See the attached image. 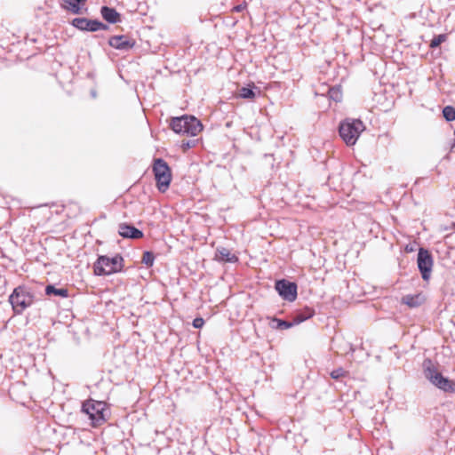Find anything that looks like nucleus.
<instances>
[{"label": "nucleus", "mask_w": 455, "mask_h": 455, "mask_svg": "<svg viewBox=\"0 0 455 455\" xmlns=\"http://www.w3.org/2000/svg\"><path fill=\"white\" fill-rule=\"evenodd\" d=\"M364 130L365 125L360 119L346 118L339 124V136L349 147L356 143Z\"/></svg>", "instance_id": "f257e3e1"}, {"label": "nucleus", "mask_w": 455, "mask_h": 455, "mask_svg": "<svg viewBox=\"0 0 455 455\" xmlns=\"http://www.w3.org/2000/svg\"><path fill=\"white\" fill-rule=\"evenodd\" d=\"M35 296L31 289L26 285L16 287L9 296L14 314L21 315L34 302Z\"/></svg>", "instance_id": "f03ea898"}, {"label": "nucleus", "mask_w": 455, "mask_h": 455, "mask_svg": "<svg viewBox=\"0 0 455 455\" xmlns=\"http://www.w3.org/2000/svg\"><path fill=\"white\" fill-rule=\"evenodd\" d=\"M170 125L175 133L191 137L196 136L203 130V125L197 118L187 115L173 117Z\"/></svg>", "instance_id": "7ed1b4c3"}, {"label": "nucleus", "mask_w": 455, "mask_h": 455, "mask_svg": "<svg viewBox=\"0 0 455 455\" xmlns=\"http://www.w3.org/2000/svg\"><path fill=\"white\" fill-rule=\"evenodd\" d=\"M124 259L116 254L114 257L100 256L93 265V271L96 275H109L120 272L123 269Z\"/></svg>", "instance_id": "20e7f679"}, {"label": "nucleus", "mask_w": 455, "mask_h": 455, "mask_svg": "<svg viewBox=\"0 0 455 455\" xmlns=\"http://www.w3.org/2000/svg\"><path fill=\"white\" fill-rule=\"evenodd\" d=\"M424 375L432 385L437 388L449 393H455V383L448 378L443 376L438 370L432 364L431 361L424 363Z\"/></svg>", "instance_id": "39448f33"}, {"label": "nucleus", "mask_w": 455, "mask_h": 455, "mask_svg": "<svg viewBox=\"0 0 455 455\" xmlns=\"http://www.w3.org/2000/svg\"><path fill=\"white\" fill-rule=\"evenodd\" d=\"M107 403L102 401L89 399L82 404V411L88 415L93 427L104 423L106 419Z\"/></svg>", "instance_id": "423d86ee"}, {"label": "nucleus", "mask_w": 455, "mask_h": 455, "mask_svg": "<svg viewBox=\"0 0 455 455\" xmlns=\"http://www.w3.org/2000/svg\"><path fill=\"white\" fill-rule=\"evenodd\" d=\"M153 172L156 187L160 192H165L172 181V172L168 164L162 158H156L153 164Z\"/></svg>", "instance_id": "0eeeda50"}, {"label": "nucleus", "mask_w": 455, "mask_h": 455, "mask_svg": "<svg viewBox=\"0 0 455 455\" xmlns=\"http://www.w3.org/2000/svg\"><path fill=\"white\" fill-rule=\"evenodd\" d=\"M433 257L430 251L420 247L418 251L417 264L424 281H428L431 276L433 267Z\"/></svg>", "instance_id": "6e6552de"}, {"label": "nucleus", "mask_w": 455, "mask_h": 455, "mask_svg": "<svg viewBox=\"0 0 455 455\" xmlns=\"http://www.w3.org/2000/svg\"><path fill=\"white\" fill-rule=\"evenodd\" d=\"M275 288L283 299L289 302L296 300L298 296V286L296 283L281 279L275 282Z\"/></svg>", "instance_id": "1a4fd4ad"}, {"label": "nucleus", "mask_w": 455, "mask_h": 455, "mask_svg": "<svg viewBox=\"0 0 455 455\" xmlns=\"http://www.w3.org/2000/svg\"><path fill=\"white\" fill-rule=\"evenodd\" d=\"M71 25L82 31L96 32L99 30H107L108 26L98 20H90L87 18H75Z\"/></svg>", "instance_id": "9d476101"}, {"label": "nucleus", "mask_w": 455, "mask_h": 455, "mask_svg": "<svg viewBox=\"0 0 455 455\" xmlns=\"http://www.w3.org/2000/svg\"><path fill=\"white\" fill-rule=\"evenodd\" d=\"M108 44L117 50L128 51L135 45V40L124 35L114 36L109 38Z\"/></svg>", "instance_id": "9b49d317"}, {"label": "nucleus", "mask_w": 455, "mask_h": 455, "mask_svg": "<svg viewBox=\"0 0 455 455\" xmlns=\"http://www.w3.org/2000/svg\"><path fill=\"white\" fill-rule=\"evenodd\" d=\"M118 234L123 238H128V239H140L142 238L144 234L141 230L135 228L134 226L127 223H121L118 226Z\"/></svg>", "instance_id": "f8f14e48"}, {"label": "nucleus", "mask_w": 455, "mask_h": 455, "mask_svg": "<svg viewBox=\"0 0 455 455\" xmlns=\"http://www.w3.org/2000/svg\"><path fill=\"white\" fill-rule=\"evenodd\" d=\"M87 0H61V7L73 14H82Z\"/></svg>", "instance_id": "ddd939ff"}, {"label": "nucleus", "mask_w": 455, "mask_h": 455, "mask_svg": "<svg viewBox=\"0 0 455 455\" xmlns=\"http://www.w3.org/2000/svg\"><path fill=\"white\" fill-rule=\"evenodd\" d=\"M100 14L102 18L110 24H116L120 22L121 16L120 13L116 12L115 8L108 6H102L100 8Z\"/></svg>", "instance_id": "4468645a"}, {"label": "nucleus", "mask_w": 455, "mask_h": 455, "mask_svg": "<svg viewBox=\"0 0 455 455\" xmlns=\"http://www.w3.org/2000/svg\"><path fill=\"white\" fill-rule=\"evenodd\" d=\"M216 258L220 261L229 263H235L238 261V257L231 253V251L225 247H220L217 249Z\"/></svg>", "instance_id": "2eb2a0df"}, {"label": "nucleus", "mask_w": 455, "mask_h": 455, "mask_svg": "<svg viewBox=\"0 0 455 455\" xmlns=\"http://www.w3.org/2000/svg\"><path fill=\"white\" fill-rule=\"evenodd\" d=\"M424 297L420 294H408L402 298V302L408 307L414 308L419 307L424 302Z\"/></svg>", "instance_id": "dca6fc26"}, {"label": "nucleus", "mask_w": 455, "mask_h": 455, "mask_svg": "<svg viewBox=\"0 0 455 455\" xmlns=\"http://www.w3.org/2000/svg\"><path fill=\"white\" fill-rule=\"evenodd\" d=\"M315 315V310L311 307H305L302 311L298 312L293 317V323L298 325L304 321L311 318Z\"/></svg>", "instance_id": "f3484780"}, {"label": "nucleus", "mask_w": 455, "mask_h": 455, "mask_svg": "<svg viewBox=\"0 0 455 455\" xmlns=\"http://www.w3.org/2000/svg\"><path fill=\"white\" fill-rule=\"evenodd\" d=\"M293 326H295V323H293V319L291 321H285L276 317H273L271 319V327L274 329L285 330Z\"/></svg>", "instance_id": "a211bd4d"}, {"label": "nucleus", "mask_w": 455, "mask_h": 455, "mask_svg": "<svg viewBox=\"0 0 455 455\" xmlns=\"http://www.w3.org/2000/svg\"><path fill=\"white\" fill-rule=\"evenodd\" d=\"M45 294L49 296L54 295L62 298H67L68 297V289L56 288L54 285L49 284L45 287Z\"/></svg>", "instance_id": "6ab92c4d"}, {"label": "nucleus", "mask_w": 455, "mask_h": 455, "mask_svg": "<svg viewBox=\"0 0 455 455\" xmlns=\"http://www.w3.org/2000/svg\"><path fill=\"white\" fill-rule=\"evenodd\" d=\"M443 116L447 122L455 120V108L452 106H446L443 108Z\"/></svg>", "instance_id": "aec40b11"}, {"label": "nucleus", "mask_w": 455, "mask_h": 455, "mask_svg": "<svg viewBox=\"0 0 455 455\" xmlns=\"http://www.w3.org/2000/svg\"><path fill=\"white\" fill-rule=\"evenodd\" d=\"M239 95L243 99H253L255 98V92L251 87H242L239 92Z\"/></svg>", "instance_id": "412c9836"}, {"label": "nucleus", "mask_w": 455, "mask_h": 455, "mask_svg": "<svg viewBox=\"0 0 455 455\" xmlns=\"http://www.w3.org/2000/svg\"><path fill=\"white\" fill-rule=\"evenodd\" d=\"M142 263H144L148 267H152L155 261V255L152 251H144L142 255Z\"/></svg>", "instance_id": "4be33fe9"}, {"label": "nucleus", "mask_w": 455, "mask_h": 455, "mask_svg": "<svg viewBox=\"0 0 455 455\" xmlns=\"http://www.w3.org/2000/svg\"><path fill=\"white\" fill-rule=\"evenodd\" d=\"M446 38H447V36L445 34H440V35L435 36L430 42V47L431 48L438 47L442 43H443L446 40Z\"/></svg>", "instance_id": "5701e85b"}, {"label": "nucleus", "mask_w": 455, "mask_h": 455, "mask_svg": "<svg viewBox=\"0 0 455 455\" xmlns=\"http://www.w3.org/2000/svg\"><path fill=\"white\" fill-rule=\"evenodd\" d=\"M346 373H347V371L343 368L339 367V368L333 370L331 372V377L334 379H339V378L345 376Z\"/></svg>", "instance_id": "b1692460"}, {"label": "nucleus", "mask_w": 455, "mask_h": 455, "mask_svg": "<svg viewBox=\"0 0 455 455\" xmlns=\"http://www.w3.org/2000/svg\"><path fill=\"white\" fill-rule=\"evenodd\" d=\"M329 93H330V98L336 102L340 101L342 99L341 92H339V89H331Z\"/></svg>", "instance_id": "393cba45"}, {"label": "nucleus", "mask_w": 455, "mask_h": 455, "mask_svg": "<svg viewBox=\"0 0 455 455\" xmlns=\"http://www.w3.org/2000/svg\"><path fill=\"white\" fill-rule=\"evenodd\" d=\"M196 143H197V140H196V139L182 140L181 148L184 150H187V149L194 148L196 145Z\"/></svg>", "instance_id": "a878e982"}, {"label": "nucleus", "mask_w": 455, "mask_h": 455, "mask_svg": "<svg viewBox=\"0 0 455 455\" xmlns=\"http://www.w3.org/2000/svg\"><path fill=\"white\" fill-rule=\"evenodd\" d=\"M204 320L202 317H196L193 320L192 325L196 329H200L204 326Z\"/></svg>", "instance_id": "bb28decb"}, {"label": "nucleus", "mask_w": 455, "mask_h": 455, "mask_svg": "<svg viewBox=\"0 0 455 455\" xmlns=\"http://www.w3.org/2000/svg\"><path fill=\"white\" fill-rule=\"evenodd\" d=\"M234 9H235V11H236V12H240V11L243 9V7H242L241 5H237V6H235Z\"/></svg>", "instance_id": "cd10ccee"}, {"label": "nucleus", "mask_w": 455, "mask_h": 455, "mask_svg": "<svg viewBox=\"0 0 455 455\" xmlns=\"http://www.w3.org/2000/svg\"><path fill=\"white\" fill-rule=\"evenodd\" d=\"M91 95H92V98H96L97 93H96V92H95L94 90H92V91L91 92Z\"/></svg>", "instance_id": "c85d7f7f"}, {"label": "nucleus", "mask_w": 455, "mask_h": 455, "mask_svg": "<svg viewBox=\"0 0 455 455\" xmlns=\"http://www.w3.org/2000/svg\"><path fill=\"white\" fill-rule=\"evenodd\" d=\"M350 350H351V352L355 351V349L353 348V347L351 345H350Z\"/></svg>", "instance_id": "c756f323"}]
</instances>
